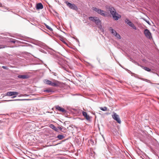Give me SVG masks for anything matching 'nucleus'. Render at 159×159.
Instances as JSON below:
<instances>
[{
	"instance_id": "26",
	"label": "nucleus",
	"mask_w": 159,
	"mask_h": 159,
	"mask_svg": "<svg viewBox=\"0 0 159 159\" xmlns=\"http://www.w3.org/2000/svg\"><path fill=\"white\" fill-rule=\"evenodd\" d=\"M110 13L112 15L113 14H115V13H116V11L115 10L111 12Z\"/></svg>"
},
{
	"instance_id": "17",
	"label": "nucleus",
	"mask_w": 159,
	"mask_h": 159,
	"mask_svg": "<svg viewBox=\"0 0 159 159\" xmlns=\"http://www.w3.org/2000/svg\"><path fill=\"white\" fill-rule=\"evenodd\" d=\"M110 30L111 31V33L113 34L114 36L117 33L116 30L114 29H113L111 28L110 29Z\"/></svg>"
},
{
	"instance_id": "29",
	"label": "nucleus",
	"mask_w": 159,
	"mask_h": 159,
	"mask_svg": "<svg viewBox=\"0 0 159 159\" xmlns=\"http://www.w3.org/2000/svg\"><path fill=\"white\" fill-rule=\"evenodd\" d=\"M0 7H3V6H2V4H0Z\"/></svg>"
},
{
	"instance_id": "3",
	"label": "nucleus",
	"mask_w": 159,
	"mask_h": 159,
	"mask_svg": "<svg viewBox=\"0 0 159 159\" xmlns=\"http://www.w3.org/2000/svg\"><path fill=\"white\" fill-rule=\"evenodd\" d=\"M112 117L113 119L116 121L118 123L120 124L121 121L119 117V116L116 113H114L113 115H112Z\"/></svg>"
},
{
	"instance_id": "23",
	"label": "nucleus",
	"mask_w": 159,
	"mask_h": 159,
	"mask_svg": "<svg viewBox=\"0 0 159 159\" xmlns=\"http://www.w3.org/2000/svg\"><path fill=\"white\" fill-rule=\"evenodd\" d=\"M125 22L127 23V24H128L129 23H130L131 21L129 20L128 19H126L125 20Z\"/></svg>"
},
{
	"instance_id": "12",
	"label": "nucleus",
	"mask_w": 159,
	"mask_h": 159,
	"mask_svg": "<svg viewBox=\"0 0 159 159\" xmlns=\"http://www.w3.org/2000/svg\"><path fill=\"white\" fill-rule=\"evenodd\" d=\"M43 8V5L41 3H39L37 4L36 8L37 9H42Z\"/></svg>"
},
{
	"instance_id": "9",
	"label": "nucleus",
	"mask_w": 159,
	"mask_h": 159,
	"mask_svg": "<svg viewBox=\"0 0 159 159\" xmlns=\"http://www.w3.org/2000/svg\"><path fill=\"white\" fill-rule=\"evenodd\" d=\"M82 114L83 116L87 120H90L91 117L87 114V113L86 112L83 111L82 112Z\"/></svg>"
},
{
	"instance_id": "31",
	"label": "nucleus",
	"mask_w": 159,
	"mask_h": 159,
	"mask_svg": "<svg viewBox=\"0 0 159 159\" xmlns=\"http://www.w3.org/2000/svg\"><path fill=\"white\" fill-rule=\"evenodd\" d=\"M59 128L60 129V130H61L62 129L61 127H60Z\"/></svg>"
},
{
	"instance_id": "30",
	"label": "nucleus",
	"mask_w": 159,
	"mask_h": 159,
	"mask_svg": "<svg viewBox=\"0 0 159 159\" xmlns=\"http://www.w3.org/2000/svg\"><path fill=\"white\" fill-rule=\"evenodd\" d=\"M5 67H6L5 66H2V68H3L4 69H5Z\"/></svg>"
},
{
	"instance_id": "32",
	"label": "nucleus",
	"mask_w": 159,
	"mask_h": 159,
	"mask_svg": "<svg viewBox=\"0 0 159 159\" xmlns=\"http://www.w3.org/2000/svg\"><path fill=\"white\" fill-rule=\"evenodd\" d=\"M4 48V47H0L1 48Z\"/></svg>"
},
{
	"instance_id": "13",
	"label": "nucleus",
	"mask_w": 159,
	"mask_h": 159,
	"mask_svg": "<svg viewBox=\"0 0 159 159\" xmlns=\"http://www.w3.org/2000/svg\"><path fill=\"white\" fill-rule=\"evenodd\" d=\"M106 8L108 9L110 12H111L116 10L114 8L110 6H106Z\"/></svg>"
},
{
	"instance_id": "21",
	"label": "nucleus",
	"mask_w": 159,
	"mask_h": 159,
	"mask_svg": "<svg viewBox=\"0 0 159 159\" xmlns=\"http://www.w3.org/2000/svg\"><path fill=\"white\" fill-rule=\"evenodd\" d=\"M107 107H100V109L102 111H107Z\"/></svg>"
},
{
	"instance_id": "24",
	"label": "nucleus",
	"mask_w": 159,
	"mask_h": 159,
	"mask_svg": "<svg viewBox=\"0 0 159 159\" xmlns=\"http://www.w3.org/2000/svg\"><path fill=\"white\" fill-rule=\"evenodd\" d=\"M117 39H120L121 37L119 34L116 33L115 35Z\"/></svg>"
},
{
	"instance_id": "22",
	"label": "nucleus",
	"mask_w": 159,
	"mask_h": 159,
	"mask_svg": "<svg viewBox=\"0 0 159 159\" xmlns=\"http://www.w3.org/2000/svg\"><path fill=\"white\" fill-rule=\"evenodd\" d=\"M45 26L47 28L48 30H49L50 31H52V28H51L48 25L45 24Z\"/></svg>"
},
{
	"instance_id": "2",
	"label": "nucleus",
	"mask_w": 159,
	"mask_h": 159,
	"mask_svg": "<svg viewBox=\"0 0 159 159\" xmlns=\"http://www.w3.org/2000/svg\"><path fill=\"white\" fill-rule=\"evenodd\" d=\"M65 3L66 4L67 7L70 9L75 10H78V7L75 5L67 1H65Z\"/></svg>"
},
{
	"instance_id": "28",
	"label": "nucleus",
	"mask_w": 159,
	"mask_h": 159,
	"mask_svg": "<svg viewBox=\"0 0 159 159\" xmlns=\"http://www.w3.org/2000/svg\"><path fill=\"white\" fill-rule=\"evenodd\" d=\"M16 97V96H13L12 97V98H15Z\"/></svg>"
},
{
	"instance_id": "19",
	"label": "nucleus",
	"mask_w": 159,
	"mask_h": 159,
	"mask_svg": "<svg viewBox=\"0 0 159 159\" xmlns=\"http://www.w3.org/2000/svg\"><path fill=\"white\" fill-rule=\"evenodd\" d=\"M57 138L60 140L63 139L64 138V136L62 135H58Z\"/></svg>"
},
{
	"instance_id": "7",
	"label": "nucleus",
	"mask_w": 159,
	"mask_h": 159,
	"mask_svg": "<svg viewBox=\"0 0 159 159\" xmlns=\"http://www.w3.org/2000/svg\"><path fill=\"white\" fill-rule=\"evenodd\" d=\"M113 18L115 20H117L121 17V16L118 13L116 12L112 15Z\"/></svg>"
},
{
	"instance_id": "11",
	"label": "nucleus",
	"mask_w": 159,
	"mask_h": 159,
	"mask_svg": "<svg viewBox=\"0 0 159 159\" xmlns=\"http://www.w3.org/2000/svg\"><path fill=\"white\" fill-rule=\"evenodd\" d=\"M19 78L21 79H26L29 78L30 76L28 75H19L17 76Z\"/></svg>"
},
{
	"instance_id": "1",
	"label": "nucleus",
	"mask_w": 159,
	"mask_h": 159,
	"mask_svg": "<svg viewBox=\"0 0 159 159\" xmlns=\"http://www.w3.org/2000/svg\"><path fill=\"white\" fill-rule=\"evenodd\" d=\"M92 9L93 10L95 11L97 13L101 15L102 16H106V14L105 13V11H104L96 7H93Z\"/></svg>"
},
{
	"instance_id": "6",
	"label": "nucleus",
	"mask_w": 159,
	"mask_h": 159,
	"mask_svg": "<svg viewBox=\"0 0 159 159\" xmlns=\"http://www.w3.org/2000/svg\"><path fill=\"white\" fill-rule=\"evenodd\" d=\"M56 110H58L59 111L63 112L65 113L66 112V111L63 108L60 107L59 105L56 106L55 107Z\"/></svg>"
},
{
	"instance_id": "4",
	"label": "nucleus",
	"mask_w": 159,
	"mask_h": 159,
	"mask_svg": "<svg viewBox=\"0 0 159 159\" xmlns=\"http://www.w3.org/2000/svg\"><path fill=\"white\" fill-rule=\"evenodd\" d=\"M144 34L145 36L148 39H151L152 38L151 34L149 30L145 29L144 30Z\"/></svg>"
},
{
	"instance_id": "14",
	"label": "nucleus",
	"mask_w": 159,
	"mask_h": 159,
	"mask_svg": "<svg viewBox=\"0 0 159 159\" xmlns=\"http://www.w3.org/2000/svg\"><path fill=\"white\" fill-rule=\"evenodd\" d=\"M129 26L132 27L134 30H136V27L134 25V24L132 23V22H131L130 23L128 24Z\"/></svg>"
},
{
	"instance_id": "27",
	"label": "nucleus",
	"mask_w": 159,
	"mask_h": 159,
	"mask_svg": "<svg viewBox=\"0 0 159 159\" xmlns=\"http://www.w3.org/2000/svg\"><path fill=\"white\" fill-rule=\"evenodd\" d=\"M44 92L49 93L50 92V91L48 89H47V90H44Z\"/></svg>"
},
{
	"instance_id": "16",
	"label": "nucleus",
	"mask_w": 159,
	"mask_h": 159,
	"mask_svg": "<svg viewBox=\"0 0 159 159\" xmlns=\"http://www.w3.org/2000/svg\"><path fill=\"white\" fill-rule=\"evenodd\" d=\"M141 67L142 69H143L145 70H146L148 72H150L151 71V70L149 68L144 66H141Z\"/></svg>"
},
{
	"instance_id": "10",
	"label": "nucleus",
	"mask_w": 159,
	"mask_h": 159,
	"mask_svg": "<svg viewBox=\"0 0 159 159\" xmlns=\"http://www.w3.org/2000/svg\"><path fill=\"white\" fill-rule=\"evenodd\" d=\"M95 23L98 28H100L102 27L101 21L98 18L95 21Z\"/></svg>"
},
{
	"instance_id": "25",
	"label": "nucleus",
	"mask_w": 159,
	"mask_h": 159,
	"mask_svg": "<svg viewBox=\"0 0 159 159\" xmlns=\"http://www.w3.org/2000/svg\"><path fill=\"white\" fill-rule=\"evenodd\" d=\"M30 99H13L11 100H10V101H13L15 100H29Z\"/></svg>"
},
{
	"instance_id": "18",
	"label": "nucleus",
	"mask_w": 159,
	"mask_h": 159,
	"mask_svg": "<svg viewBox=\"0 0 159 159\" xmlns=\"http://www.w3.org/2000/svg\"><path fill=\"white\" fill-rule=\"evenodd\" d=\"M51 81L48 80L46 79L44 80L43 82L46 84L49 85Z\"/></svg>"
},
{
	"instance_id": "15",
	"label": "nucleus",
	"mask_w": 159,
	"mask_h": 159,
	"mask_svg": "<svg viewBox=\"0 0 159 159\" xmlns=\"http://www.w3.org/2000/svg\"><path fill=\"white\" fill-rule=\"evenodd\" d=\"M98 18V17H89V19L90 20L94 22Z\"/></svg>"
},
{
	"instance_id": "20",
	"label": "nucleus",
	"mask_w": 159,
	"mask_h": 159,
	"mask_svg": "<svg viewBox=\"0 0 159 159\" xmlns=\"http://www.w3.org/2000/svg\"><path fill=\"white\" fill-rule=\"evenodd\" d=\"M50 128H52L56 131H57V129L53 124L50 125Z\"/></svg>"
},
{
	"instance_id": "8",
	"label": "nucleus",
	"mask_w": 159,
	"mask_h": 159,
	"mask_svg": "<svg viewBox=\"0 0 159 159\" xmlns=\"http://www.w3.org/2000/svg\"><path fill=\"white\" fill-rule=\"evenodd\" d=\"M18 93L16 92H9L6 93V95L9 96H14L15 95H17Z\"/></svg>"
},
{
	"instance_id": "5",
	"label": "nucleus",
	"mask_w": 159,
	"mask_h": 159,
	"mask_svg": "<svg viewBox=\"0 0 159 159\" xmlns=\"http://www.w3.org/2000/svg\"><path fill=\"white\" fill-rule=\"evenodd\" d=\"M59 84L60 83L59 81L57 80H54L53 82H52V81L51 82L50 84L49 85L53 87H57L59 86Z\"/></svg>"
}]
</instances>
